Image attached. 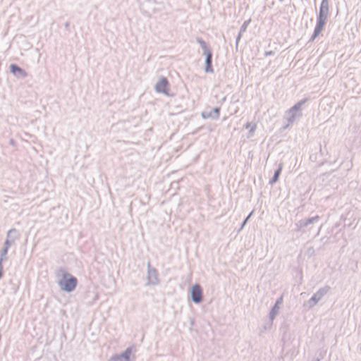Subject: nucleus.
I'll use <instances>...</instances> for the list:
<instances>
[{"label":"nucleus","instance_id":"obj_1","mask_svg":"<svg viewBox=\"0 0 361 361\" xmlns=\"http://www.w3.org/2000/svg\"><path fill=\"white\" fill-rule=\"evenodd\" d=\"M329 15V3L328 0H322L320 8L319 13L317 17V22L316 27L314 28V33L310 39L311 41H313L324 30V27L326 23L328 17Z\"/></svg>","mask_w":361,"mask_h":361},{"label":"nucleus","instance_id":"obj_2","mask_svg":"<svg viewBox=\"0 0 361 361\" xmlns=\"http://www.w3.org/2000/svg\"><path fill=\"white\" fill-rule=\"evenodd\" d=\"M307 99L298 102L293 107L288 109L285 114V118L288 121L286 127L293 123V122L302 116V107Z\"/></svg>","mask_w":361,"mask_h":361},{"label":"nucleus","instance_id":"obj_3","mask_svg":"<svg viewBox=\"0 0 361 361\" xmlns=\"http://www.w3.org/2000/svg\"><path fill=\"white\" fill-rule=\"evenodd\" d=\"M60 288L66 292L73 291L77 285V279L69 273L63 271V279L58 283Z\"/></svg>","mask_w":361,"mask_h":361},{"label":"nucleus","instance_id":"obj_4","mask_svg":"<svg viewBox=\"0 0 361 361\" xmlns=\"http://www.w3.org/2000/svg\"><path fill=\"white\" fill-rule=\"evenodd\" d=\"M330 290L328 286L319 288L310 300L304 303V307L308 310L313 308Z\"/></svg>","mask_w":361,"mask_h":361},{"label":"nucleus","instance_id":"obj_5","mask_svg":"<svg viewBox=\"0 0 361 361\" xmlns=\"http://www.w3.org/2000/svg\"><path fill=\"white\" fill-rule=\"evenodd\" d=\"M147 285H148V286L157 285L159 282L157 270L151 267L149 262H147Z\"/></svg>","mask_w":361,"mask_h":361},{"label":"nucleus","instance_id":"obj_6","mask_svg":"<svg viewBox=\"0 0 361 361\" xmlns=\"http://www.w3.org/2000/svg\"><path fill=\"white\" fill-rule=\"evenodd\" d=\"M19 235L20 234L16 228H11L7 231L4 245L10 247L19 238Z\"/></svg>","mask_w":361,"mask_h":361},{"label":"nucleus","instance_id":"obj_7","mask_svg":"<svg viewBox=\"0 0 361 361\" xmlns=\"http://www.w3.org/2000/svg\"><path fill=\"white\" fill-rule=\"evenodd\" d=\"M191 300L193 302L199 304L202 300V291L199 284L194 285L191 288Z\"/></svg>","mask_w":361,"mask_h":361},{"label":"nucleus","instance_id":"obj_8","mask_svg":"<svg viewBox=\"0 0 361 361\" xmlns=\"http://www.w3.org/2000/svg\"><path fill=\"white\" fill-rule=\"evenodd\" d=\"M201 116L204 119H216L219 116V108L207 109L202 112Z\"/></svg>","mask_w":361,"mask_h":361},{"label":"nucleus","instance_id":"obj_9","mask_svg":"<svg viewBox=\"0 0 361 361\" xmlns=\"http://www.w3.org/2000/svg\"><path fill=\"white\" fill-rule=\"evenodd\" d=\"M169 85L168 80L162 77L160 80H159L155 85V90L157 92L163 93L165 94H168L167 87Z\"/></svg>","mask_w":361,"mask_h":361},{"label":"nucleus","instance_id":"obj_10","mask_svg":"<svg viewBox=\"0 0 361 361\" xmlns=\"http://www.w3.org/2000/svg\"><path fill=\"white\" fill-rule=\"evenodd\" d=\"M11 72L18 78L23 79L27 76V73L23 68L16 64L10 66Z\"/></svg>","mask_w":361,"mask_h":361},{"label":"nucleus","instance_id":"obj_11","mask_svg":"<svg viewBox=\"0 0 361 361\" xmlns=\"http://www.w3.org/2000/svg\"><path fill=\"white\" fill-rule=\"evenodd\" d=\"M131 348H128L124 352L119 355H116L111 357V361H130V356L131 355Z\"/></svg>","mask_w":361,"mask_h":361},{"label":"nucleus","instance_id":"obj_12","mask_svg":"<svg viewBox=\"0 0 361 361\" xmlns=\"http://www.w3.org/2000/svg\"><path fill=\"white\" fill-rule=\"evenodd\" d=\"M204 54L206 56L204 71L206 73H212L213 68L212 67V51H208L207 53H204Z\"/></svg>","mask_w":361,"mask_h":361},{"label":"nucleus","instance_id":"obj_13","mask_svg":"<svg viewBox=\"0 0 361 361\" xmlns=\"http://www.w3.org/2000/svg\"><path fill=\"white\" fill-rule=\"evenodd\" d=\"M245 128L248 130V133L247 134V137L250 138L254 135V133L257 128V125L252 122H247L245 124Z\"/></svg>","mask_w":361,"mask_h":361},{"label":"nucleus","instance_id":"obj_14","mask_svg":"<svg viewBox=\"0 0 361 361\" xmlns=\"http://www.w3.org/2000/svg\"><path fill=\"white\" fill-rule=\"evenodd\" d=\"M282 167H283L282 164H280L279 166V169L275 171L273 178L269 181V183L271 185H273L274 183H276L278 181L279 177V176L281 174V170H282Z\"/></svg>","mask_w":361,"mask_h":361},{"label":"nucleus","instance_id":"obj_15","mask_svg":"<svg viewBox=\"0 0 361 361\" xmlns=\"http://www.w3.org/2000/svg\"><path fill=\"white\" fill-rule=\"evenodd\" d=\"M280 310V307L274 305V307L271 308L270 312H269V319L272 322L274 320L276 317L279 314Z\"/></svg>","mask_w":361,"mask_h":361},{"label":"nucleus","instance_id":"obj_16","mask_svg":"<svg viewBox=\"0 0 361 361\" xmlns=\"http://www.w3.org/2000/svg\"><path fill=\"white\" fill-rule=\"evenodd\" d=\"M8 249H9V247L4 245V247H3L2 250L1 251V254H0V265H2L1 262L3 261H5L7 259V253H8Z\"/></svg>","mask_w":361,"mask_h":361},{"label":"nucleus","instance_id":"obj_17","mask_svg":"<svg viewBox=\"0 0 361 361\" xmlns=\"http://www.w3.org/2000/svg\"><path fill=\"white\" fill-rule=\"evenodd\" d=\"M197 42L200 45L201 48L202 49L204 54L207 53L208 51H211L209 48L207 46L206 42L204 40H202L201 38H197Z\"/></svg>","mask_w":361,"mask_h":361},{"label":"nucleus","instance_id":"obj_18","mask_svg":"<svg viewBox=\"0 0 361 361\" xmlns=\"http://www.w3.org/2000/svg\"><path fill=\"white\" fill-rule=\"evenodd\" d=\"M249 23H250V20L244 22L243 25H242V27L240 28L239 35H238V36L237 37V39H236L237 42H238V40H239V39L240 37L241 34L246 30L247 27Z\"/></svg>","mask_w":361,"mask_h":361},{"label":"nucleus","instance_id":"obj_19","mask_svg":"<svg viewBox=\"0 0 361 361\" xmlns=\"http://www.w3.org/2000/svg\"><path fill=\"white\" fill-rule=\"evenodd\" d=\"M307 226H308V224H307V219H302L296 224V226L298 230L301 229L302 228L306 227Z\"/></svg>","mask_w":361,"mask_h":361},{"label":"nucleus","instance_id":"obj_20","mask_svg":"<svg viewBox=\"0 0 361 361\" xmlns=\"http://www.w3.org/2000/svg\"><path fill=\"white\" fill-rule=\"evenodd\" d=\"M319 219V216H315L314 217L307 219V221L308 225L310 224L314 223V221H317Z\"/></svg>","mask_w":361,"mask_h":361},{"label":"nucleus","instance_id":"obj_21","mask_svg":"<svg viewBox=\"0 0 361 361\" xmlns=\"http://www.w3.org/2000/svg\"><path fill=\"white\" fill-rule=\"evenodd\" d=\"M282 302H283V298H282V297H280V298L276 300V303H275V305H275V306H277V307H280V306L281 305Z\"/></svg>","mask_w":361,"mask_h":361},{"label":"nucleus","instance_id":"obj_22","mask_svg":"<svg viewBox=\"0 0 361 361\" xmlns=\"http://www.w3.org/2000/svg\"><path fill=\"white\" fill-rule=\"evenodd\" d=\"M251 214H250V215H249V216H247V217L244 220V221L242 223L241 226H240V228L239 231H240V230H242V229H243V227H244V226L245 225V224H246L247 221L248 220V219L250 218V216H251Z\"/></svg>","mask_w":361,"mask_h":361},{"label":"nucleus","instance_id":"obj_23","mask_svg":"<svg viewBox=\"0 0 361 361\" xmlns=\"http://www.w3.org/2000/svg\"><path fill=\"white\" fill-rule=\"evenodd\" d=\"M64 27L68 29L69 27V23L68 22H66L65 24H64Z\"/></svg>","mask_w":361,"mask_h":361}]
</instances>
